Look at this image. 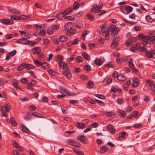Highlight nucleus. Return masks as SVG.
<instances>
[{"label":"nucleus","instance_id":"27","mask_svg":"<svg viewBox=\"0 0 155 155\" xmlns=\"http://www.w3.org/2000/svg\"><path fill=\"white\" fill-rule=\"evenodd\" d=\"M97 5L94 4L92 7L91 11L92 12L96 13L97 12Z\"/></svg>","mask_w":155,"mask_h":155},{"label":"nucleus","instance_id":"23","mask_svg":"<svg viewBox=\"0 0 155 155\" xmlns=\"http://www.w3.org/2000/svg\"><path fill=\"white\" fill-rule=\"evenodd\" d=\"M90 32L89 31H84L82 34L81 38L83 40H84L85 39V36L86 35L89 33Z\"/></svg>","mask_w":155,"mask_h":155},{"label":"nucleus","instance_id":"61","mask_svg":"<svg viewBox=\"0 0 155 155\" xmlns=\"http://www.w3.org/2000/svg\"><path fill=\"white\" fill-rule=\"evenodd\" d=\"M21 81L22 83L24 84H27L28 82V80L25 78H22Z\"/></svg>","mask_w":155,"mask_h":155},{"label":"nucleus","instance_id":"20","mask_svg":"<svg viewBox=\"0 0 155 155\" xmlns=\"http://www.w3.org/2000/svg\"><path fill=\"white\" fill-rule=\"evenodd\" d=\"M11 19L16 20H21L20 17L17 15H13L11 16Z\"/></svg>","mask_w":155,"mask_h":155},{"label":"nucleus","instance_id":"64","mask_svg":"<svg viewBox=\"0 0 155 155\" xmlns=\"http://www.w3.org/2000/svg\"><path fill=\"white\" fill-rule=\"evenodd\" d=\"M35 6L37 8H42V5L39 3L38 2L35 3Z\"/></svg>","mask_w":155,"mask_h":155},{"label":"nucleus","instance_id":"48","mask_svg":"<svg viewBox=\"0 0 155 155\" xmlns=\"http://www.w3.org/2000/svg\"><path fill=\"white\" fill-rule=\"evenodd\" d=\"M94 95L97 97L101 99H104L105 98V97L103 95L97 94H95Z\"/></svg>","mask_w":155,"mask_h":155},{"label":"nucleus","instance_id":"14","mask_svg":"<svg viewBox=\"0 0 155 155\" xmlns=\"http://www.w3.org/2000/svg\"><path fill=\"white\" fill-rule=\"evenodd\" d=\"M118 80L121 81H124L126 79V78L123 74L119 75L117 77Z\"/></svg>","mask_w":155,"mask_h":155},{"label":"nucleus","instance_id":"59","mask_svg":"<svg viewBox=\"0 0 155 155\" xmlns=\"http://www.w3.org/2000/svg\"><path fill=\"white\" fill-rule=\"evenodd\" d=\"M25 38H22L21 39H18L17 41V42L19 44H22V43H23V41H24Z\"/></svg>","mask_w":155,"mask_h":155},{"label":"nucleus","instance_id":"11","mask_svg":"<svg viewBox=\"0 0 155 155\" xmlns=\"http://www.w3.org/2000/svg\"><path fill=\"white\" fill-rule=\"evenodd\" d=\"M120 31L119 28L118 27L115 28L114 29H113L111 32V35H112L114 36L115 35L118 33V32Z\"/></svg>","mask_w":155,"mask_h":155},{"label":"nucleus","instance_id":"10","mask_svg":"<svg viewBox=\"0 0 155 155\" xmlns=\"http://www.w3.org/2000/svg\"><path fill=\"white\" fill-rule=\"evenodd\" d=\"M108 148V147L106 145L103 146L100 149V153H103L107 152Z\"/></svg>","mask_w":155,"mask_h":155},{"label":"nucleus","instance_id":"53","mask_svg":"<svg viewBox=\"0 0 155 155\" xmlns=\"http://www.w3.org/2000/svg\"><path fill=\"white\" fill-rule=\"evenodd\" d=\"M12 12L14 14H19L20 13V11L15 8H13Z\"/></svg>","mask_w":155,"mask_h":155},{"label":"nucleus","instance_id":"8","mask_svg":"<svg viewBox=\"0 0 155 155\" xmlns=\"http://www.w3.org/2000/svg\"><path fill=\"white\" fill-rule=\"evenodd\" d=\"M107 129L110 133L114 134L115 132V129L112 127V126L111 125H108L107 127Z\"/></svg>","mask_w":155,"mask_h":155},{"label":"nucleus","instance_id":"18","mask_svg":"<svg viewBox=\"0 0 155 155\" xmlns=\"http://www.w3.org/2000/svg\"><path fill=\"white\" fill-rule=\"evenodd\" d=\"M79 3L78 2H75L73 5V9L77 10L78 8L79 7Z\"/></svg>","mask_w":155,"mask_h":155},{"label":"nucleus","instance_id":"2","mask_svg":"<svg viewBox=\"0 0 155 155\" xmlns=\"http://www.w3.org/2000/svg\"><path fill=\"white\" fill-rule=\"evenodd\" d=\"M138 38L140 39H144L149 41V42L155 41V36L150 37L149 36H145L144 34H139L138 36Z\"/></svg>","mask_w":155,"mask_h":155},{"label":"nucleus","instance_id":"36","mask_svg":"<svg viewBox=\"0 0 155 155\" xmlns=\"http://www.w3.org/2000/svg\"><path fill=\"white\" fill-rule=\"evenodd\" d=\"M94 84L93 82L91 81H89L88 82L87 87L88 88H92L94 86Z\"/></svg>","mask_w":155,"mask_h":155},{"label":"nucleus","instance_id":"7","mask_svg":"<svg viewBox=\"0 0 155 155\" xmlns=\"http://www.w3.org/2000/svg\"><path fill=\"white\" fill-rule=\"evenodd\" d=\"M33 52L34 54H39L41 51L40 48L38 47H35L32 49Z\"/></svg>","mask_w":155,"mask_h":155},{"label":"nucleus","instance_id":"47","mask_svg":"<svg viewBox=\"0 0 155 155\" xmlns=\"http://www.w3.org/2000/svg\"><path fill=\"white\" fill-rule=\"evenodd\" d=\"M34 62L35 64L38 66H41V65L42 63L37 60H34Z\"/></svg>","mask_w":155,"mask_h":155},{"label":"nucleus","instance_id":"37","mask_svg":"<svg viewBox=\"0 0 155 155\" xmlns=\"http://www.w3.org/2000/svg\"><path fill=\"white\" fill-rule=\"evenodd\" d=\"M5 110L7 112H8L11 109V107L8 104H5Z\"/></svg>","mask_w":155,"mask_h":155},{"label":"nucleus","instance_id":"12","mask_svg":"<svg viewBox=\"0 0 155 155\" xmlns=\"http://www.w3.org/2000/svg\"><path fill=\"white\" fill-rule=\"evenodd\" d=\"M82 55L85 59L89 61L90 59V57L86 52H83L82 53Z\"/></svg>","mask_w":155,"mask_h":155},{"label":"nucleus","instance_id":"49","mask_svg":"<svg viewBox=\"0 0 155 155\" xmlns=\"http://www.w3.org/2000/svg\"><path fill=\"white\" fill-rule=\"evenodd\" d=\"M138 50L140 51L143 52L144 51H146L147 49V48L144 47L140 46V47L139 48Z\"/></svg>","mask_w":155,"mask_h":155},{"label":"nucleus","instance_id":"30","mask_svg":"<svg viewBox=\"0 0 155 155\" xmlns=\"http://www.w3.org/2000/svg\"><path fill=\"white\" fill-rule=\"evenodd\" d=\"M25 68V64H21L17 68V70L18 71H20L22 70L23 69Z\"/></svg>","mask_w":155,"mask_h":155},{"label":"nucleus","instance_id":"57","mask_svg":"<svg viewBox=\"0 0 155 155\" xmlns=\"http://www.w3.org/2000/svg\"><path fill=\"white\" fill-rule=\"evenodd\" d=\"M56 58L59 60V61H62L63 59V57L62 55H58L56 56Z\"/></svg>","mask_w":155,"mask_h":155},{"label":"nucleus","instance_id":"17","mask_svg":"<svg viewBox=\"0 0 155 155\" xmlns=\"http://www.w3.org/2000/svg\"><path fill=\"white\" fill-rule=\"evenodd\" d=\"M76 32L75 29H70L67 31V34L68 35H70L74 34Z\"/></svg>","mask_w":155,"mask_h":155},{"label":"nucleus","instance_id":"35","mask_svg":"<svg viewBox=\"0 0 155 155\" xmlns=\"http://www.w3.org/2000/svg\"><path fill=\"white\" fill-rule=\"evenodd\" d=\"M84 61L83 58L80 56L78 57L76 59V61L78 63L82 62Z\"/></svg>","mask_w":155,"mask_h":155},{"label":"nucleus","instance_id":"31","mask_svg":"<svg viewBox=\"0 0 155 155\" xmlns=\"http://www.w3.org/2000/svg\"><path fill=\"white\" fill-rule=\"evenodd\" d=\"M145 54L147 57L150 58H152L153 54L150 51H146L145 52Z\"/></svg>","mask_w":155,"mask_h":155},{"label":"nucleus","instance_id":"19","mask_svg":"<svg viewBox=\"0 0 155 155\" xmlns=\"http://www.w3.org/2000/svg\"><path fill=\"white\" fill-rule=\"evenodd\" d=\"M68 39L67 38L64 36H62L59 37V40L61 42L66 41Z\"/></svg>","mask_w":155,"mask_h":155},{"label":"nucleus","instance_id":"26","mask_svg":"<svg viewBox=\"0 0 155 155\" xmlns=\"http://www.w3.org/2000/svg\"><path fill=\"white\" fill-rule=\"evenodd\" d=\"M21 126L22 127V130L24 132L27 133H28L30 132V130L24 125L22 124Z\"/></svg>","mask_w":155,"mask_h":155},{"label":"nucleus","instance_id":"24","mask_svg":"<svg viewBox=\"0 0 155 155\" xmlns=\"http://www.w3.org/2000/svg\"><path fill=\"white\" fill-rule=\"evenodd\" d=\"M86 16L88 19L91 21H93L94 19V17L93 15L90 13H88L86 15Z\"/></svg>","mask_w":155,"mask_h":155},{"label":"nucleus","instance_id":"40","mask_svg":"<svg viewBox=\"0 0 155 155\" xmlns=\"http://www.w3.org/2000/svg\"><path fill=\"white\" fill-rule=\"evenodd\" d=\"M139 85L140 84L138 81H135L132 84L131 86L132 87H135L139 86Z\"/></svg>","mask_w":155,"mask_h":155},{"label":"nucleus","instance_id":"21","mask_svg":"<svg viewBox=\"0 0 155 155\" xmlns=\"http://www.w3.org/2000/svg\"><path fill=\"white\" fill-rule=\"evenodd\" d=\"M94 62L95 64L98 66L101 65L103 63L98 58L95 59Z\"/></svg>","mask_w":155,"mask_h":155},{"label":"nucleus","instance_id":"46","mask_svg":"<svg viewBox=\"0 0 155 155\" xmlns=\"http://www.w3.org/2000/svg\"><path fill=\"white\" fill-rule=\"evenodd\" d=\"M52 27L54 30H58L60 26L58 25H52Z\"/></svg>","mask_w":155,"mask_h":155},{"label":"nucleus","instance_id":"44","mask_svg":"<svg viewBox=\"0 0 155 155\" xmlns=\"http://www.w3.org/2000/svg\"><path fill=\"white\" fill-rule=\"evenodd\" d=\"M84 69L87 71H90L91 69V67L89 65H86L84 66Z\"/></svg>","mask_w":155,"mask_h":155},{"label":"nucleus","instance_id":"9","mask_svg":"<svg viewBox=\"0 0 155 155\" xmlns=\"http://www.w3.org/2000/svg\"><path fill=\"white\" fill-rule=\"evenodd\" d=\"M72 25V23L71 22H69L67 23L64 26V30L65 31H68L70 29L72 28L71 26Z\"/></svg>","mask_w":155,"mask_h":155},{"label":"nucleus","instance_id":"29","mask_svg":"<svg viewBox=\"0 0 155 155\" xmlns=\"http://www.w3.org/2000/svg\"><path fill=\"white\" fill-rule=\"evenodd\" d=\"M41 66L44 69H46L49 67V65L46 62H43V63H42Z\"/></svg>","mask_w":155,"mask_h":155},{"label":"nucleus","instance_id":"16","mask_svg":"<svg viewBox=\"0 0 155 155\" xmlns=\"http://www.w3.org/2000/svg\"><path fill=\"white\" fill-rule=\"evenodd\" d=\"M118 45V42H116L114 41H113L111 44V47L112 49H114L117 47Z\"/></svg>","mask_w":155,"mask_h":155},{"label":"nucleus","instance_id":"42","mask_svg":"<svg viewBox=\"0 0 155 155\" xmlns=\"http://www.w3.org/2000/svg\"><path fill=\"white\" fill-rule=\"evenodd\" d=\"M49 73L53 76H56L57 73L52 70H50L48 71Z\"/></svg>","mask_w":155,"mask_h":155},{"label":"nucleus","instance_id":"3","mask_svg":"<svg viewBox=\"0 0 155 155\" xmlns=\"http://www.w3.org/2000/svg\"><path fill=\"white\" fill-rule=\"evenodd\" d=\"M0 22L6 25H12L14 23L13 21L8 19H0Z\"/></svg>","mask_w":155,"mask_h":155},{"label":"nucleus","instance_id":"39","mask_svg":"<svg viewBox=\"0 0 155 155\" xmlns=\"http://www.w3.org/2000/svg\"><path fill=\"white\" fill-rule=\"evenodd\" d=\"M54 32V30L52 28H49L47 31V33L48 34H52Z\"/></svg>","mask_w":155,"mask_h":155},{"label":"nucleus","instance_id":"50","mask_svg":"<svg viewBox=\"0 0 155 155\" xmlns=\"http://www.w3.org/2000/svg\"><path fill=\"white\" fill-rule=\"evenodd\" d=\"M30 41L27 40V38H25L23 43H22V44L23 45H28L29 44Z\"/></svg>","mask_w":155,"mask_h":155},{"label":"nucleus","instance_id":"6","mask_svg":"<svg viewBox=\"0 0 155 155\" xmlns=\"http://www.w3.org/2000/svg\"><path fill=\"white\" fill-rule=\"evenodd\" d=\"M75 125L79 129H83L85 127V125L83 123H76L75 124Z\"/></svg>","mask_w":155,"mask_h":155},{"label":"nucleus","instance_id":"55","mask_svg":"<svg viewBox=\"0 0 155 155\" xmlns=\"http://www.w3.org/2000/svg\"><path fill=\"white\" fill-rule=\"evenodd\" d=\"M124 102V100L121 98H118L116 100L117 103L119 104H122Z\"/></svg>","mask_w":155,"mask_h":155},{"label":"nucleus","instance_id":"63","mask_svg":"<svg viewBox=\"0 0 155 155\" xmlns=\"http://www.w3.org/2000/svg\"><path fill=\"white\" fill-rule=\"evenodd\" d=\"M13 35L12 34H7L6 35V38L7 39H10L12 37Z\"/></svg>","mask_w":155,"mask_h":155},{"label":"nucleus","instance_id":"28","mask_svg":"<svg viewBox=\"0 0 155 155\" xmlns=\"http://www.w3.org/2000/svg\"><path fill=\"white\" fill-rule=\"evenodd\" d=\"M56 17L58 19L61 20L62 19V18H64V16H63L61 12H60L56 14Z\"/></svg>","mask_w":155,"mask_h":155},{"label":"nucleus","instance_id":"5","mask_svg":"<svg viewBox=\"0 0 155 155\" xmlns=\"http://www.w3.org/2000/svg\"><path fill=\"white\" fill-rule=\"evenodd\" d=\"M73 11V9L72 7L71 6H70L63 12L62 13L63 16L65 15L68 14Z\"/></svg>","mask_w":155,"mask_h":155},{"label":"nucleus","instance_id":"54","mask_svg":"<svg viewBox=\"0 0 155 155\" xmlns=\"http://www.w3.org/2000/svg\"><path fill=\"white\" fill-rule=\"evenodd\" d=\"M104 114L106 115L107 116H111L114 115V113L112 112H107L104 113Z\"/></svg>","mask_w":155,"mask_h":155},{"label":"nucleus","instance_id":"4","mask_svg":"<svg viewBox=\"0 0 155 155\" xmlns=\"http://www.w3.org/2000/svg\"><path fill=\"white\" fill-rule=\"evenodd\" d=\"M77 139L84 144L87 143L88 141V140L85 138V136L84 134L81 136H78Z\"/></svg>","mask_w":155,"mask_h":155},{"label":"nucleus","instance_id":"58","mask_svg":"<svg viewBox=\"0 0 155 155\" xmlns=\"http://www.w3.org/2000/svg\"><path fill=\"white\" fill-rule=\"evenodd\" d=\"M78 102V101L74 100H70L69 101V103L72 104H76Z\"/></svg>","mask_w":155,"mask_h":155},{"label":"nucleus","instance_id":"52","mask_svg":"<svg viewBox=\"0 0 155 155\" xmlns=\"http://www.w3.org/2000/svg\"><path fill=\"white\" fill-rule=\"evenodd\" d=\"M118 90V88L117 86L113 87L111 89V91L113 92H117Z\"/></svg>","mask_w":155,"mask_h":155},{"label":"nucleus","instance_id":"15","mask_svg":"<svg viewBox=\"0 0 155 155\" xmlns=\"http://www.w3.org/2000/svg\"><path fill=\"white\" fill-rule=\"evenodd\" d=\"M1 111L2 112V116H3L5 117H7V115L6 114L5 112L6 110H5V107H1Z\"/></svg>","mask_w":155,"mask_h":155},{"label":"nucleus","instance_id":"13","mask_svg":"<svg viewBox=\"0 0 155 155\" xmlns=\"http://www.w3.org/2000/svg\"><path fill=\"white\" fill-rule=\"evenodd\" d=\"M117 113L119 115L122 117H124L126 116V113L123 110H118Z\"/></svg>","mask_w":155,"mask_h":155},{"label":"nucleus","instance_id":"34","mask_svg":"<svg viewBox=\"0 0 155 155\" xmlns=\"http://www.w3.org/2000/svg\"><path fill=\"white\" fill-rule=\"evenodd\" d=\"M126 10L129 13L131 12L133 10V8L130 6H127L125 7Z\"/></svg>","mask_w":155,"mask_h":155},{"label":"nucleus","instance_id":"1","mask_svg":"<svg viewBox=\"0 0 155 155\" xmlns=\"http://www.w3.org/2000/svg\"><path fill=\"white\" fill-rule=\"evenodd\" d=\"M58 65L60 68H63L62 73L68 78L70 79L71 78V74L69 69L67 68V64L64 62L59 61Z\"/></svg>","mask_w":155,"mask_h":155},{"label":"nucleus","instance_id":"51","mask_svg":"<svg viewBox=\"0 0 155 155\" xmlns=\"http://www.w3.org/2000/svg\"><path fill=\"white\" fill-rule=\"evenodd\" d=\"M38 56L39 59L41 60H43L45 58V55L43 54L38 55Z\"/></svg>","mask_w":155,"mask_h":155},{"label":"nucleus","instance_id":"60","mask_svg":"<svg viewBox=\"0 0 155 155\" xmlns=\"http://www.w3.org/2000/svg\"><path fill=\"white\" fill-rule=\"evenodd\" d=\"M95 100L99 104H100L101 106H104L105 105L104 103L101 101L96 99H95Z\"/></svg>","mask_w":155,"mask_h":155},{"label":"nucleus","instance_id":"25","mask_svg":"<svg viewBox=\"0 0 155 155\" xmlns=\"http://www.w3.org/2000/svg\"><path fill=\"white\" fill-rule=\"evenodd\" d=\"M127 134V133L125 131H123L122 132L119 133V136L118 138L119 139L120 138H123L125 137V135Z\"/></svg>","mask_w":155,"mask_h":155},{"label":"nucleus","instance_id":"33","mask_svg":"<svg viewBox=\"0 0 155 155\" xmlns=\"http://www.w3.org/2000/svg\"><path fill=\"white\" fill-rule=\"evenodd\" d=\"M143 39V40L141 41V44L145 46H146L147 43L150 44H151L150 42H149V41L148 40H145L144 39Z\"/></svg>","mask_w":155,"mask_h":155},{"label":"nucleus","instance_id":"32","mask_svg":"<svg viewBox=\"0 0 155 155\" xmlns=\"http://www.w3.org/2000/svg\"><path fill=\"white\" fill-rule=\"evenodd\" d=\"M76 25L77 28H81L83 27V24L81 22L77 21L76 22Z\"/></svg>","mask_w":155,"mask_h":155},{"label":"nucleus","instance_id":"45","mask_svg":"<svg viewBox=\"0 0 155 155\" xmlns=\"http://www.w3.org/2000/svg\"><path fill=\"white\" fill-rule=\"evenodd\" d=\"M16 51L15 50H14L8 53L10 55V57L14 56L16 53Z\"/></svg>","mask_w":155,"mask_h":155},{"label":"nucleus","instance_id":"43","mask_svg":"<svg viewBox=\"0 0 155 155\" xmlns=\"http://www.w3.org/2000/svg\"><path fill=\"white\" fill-rule=\"evenodd\" d=\"M64 18L69 20L73 21L75 19V18L71 16H67L64 17Z\"/></svg>","mask_w":155,"mask_h":155},{"label":"nucleus","instance_id":"41","mask_svg":"<svg viewBox=\"0 0 155 155\" xmlns=\"http://www.w3.org/2000/svg\"><path fill=\"white\" fill-rule=\"evenodd\" d=\"M36 81L35 80H32L31 81V82H30L28 84V85L29 87H32L35 84Z\"/></svg>","mask_w":155,"mask_h":155},{"label":"nucleus","instance_id":"22","mask_svg":"<svg viewBox=\"0 0 155 155\" xmlns=\"http://www.w3.org/2000/svg\"><path fill=\"white\" fill-rule=\"evenodd\" d=\"M73 150L76 154L78 155H84V153L81 150H76L74 149H73Z\"/></svg>","mask_w":155,"mask_h":155},{"label":"nucleus","instance_id":"56","mask_svg":"<svg viewBox=\"0 0 155 155\" xmlns=\"http://www.w3.org/2000/svg\"><path fill=\"white\" fill-rule=\"evenodd\" d=\"M137 46H135V45L133 46L132 47H131L130 48L131 50L133 52L136 51L137 50Z\"/></svg>","mask_w":155,"mask_h":155},{"label":"nucleus","instance_id":"62","mask_svg":"<svg viewBox=\"0 0 155 155\" xmlns=\"http://www.w3.org/2000/svg\"><path fill=\"white\" fill-rule=\"evenodd\" d=\"M133 44L132 41H131L130 39H129L126 42V45L127 46H129L132 45Z\"/></svg>","mask_w":155,"mask_h":155},{"label":"nucleus","instance_id":"38","mask_svg":"<svg viewBox=\"0 0 155 155\" xmlns=\"http://www.w3.org/2000/svg\"><path fill=\"white\" fill-rule=\"evenodd\" d=\"M146 19L147 21L151 22L153 21V19L151 16L149 15H147L146 17Z\"/></svg>","mask_w":155,"mask_h":155}]
</instances>
